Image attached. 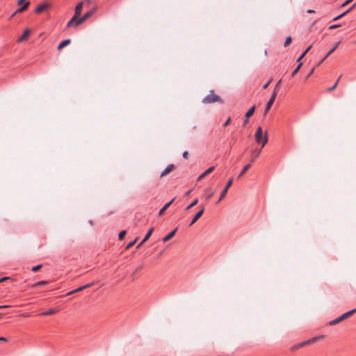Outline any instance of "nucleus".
Instances as JSON below:
<instances>
[{
  "instance_id": "obj_2",
  "label": "nucleus",
  "mask_w": 356,
  "mask_h": 356,
  "mask_svg": "<svg viewBox=\"0 0 356 356\" xmlns=\"http://www.w3.org/2000/svg\"><path fill=\"white\" fill-rule=\"evenodd\" d=\"M356 312V309H352L349 312H347L346 313H344L343 314L339 316V317L336 318L335 319L329 322V325H334L339 323H340L341 321L345 320L346 318L350 317V316H352L354 313Z\"/></svg>"
},
{
  "instance_id": "obj_3",
  "label": "nucleus",
  "mask_w": 356,
  "mask_h": 356,
  "mask_svg": "<svg viewBox=\"0 0 356 356\" xmlns=\"http://www.w3.org/2000/svg\"><path fill=\"white\" fill-rule=\"evenodd\" d=\"M216 102H222V100L218 95H215L213 90L202 99L204 104H211Z\"/></svg>"
},
{
  "instance_id": "obj_53",
  "label": "nucleus",
  "mask_w": 356,
  "mask_h": 356,
  "mask_svg": "<svg viewBox=\"0 0 356 356\" xmlns=\"http://www.w3.org/2000/svg\"><path fill=\"white\" fill-rule=\"evenodd\" d=\"M190 193H191V191H188L186 194L188 195Z\"/></svg>"
},
{
  "instance_id": "obj_52",
  "label": "nucleus",
  "mask_w": 356,
  "mask_h": 356,
  "mask_svg": "<svg viewBox=\"0 0 356 356\" xmlns=\"http://www.w3.org/2000/svg\"><path fill=\"white\" fill-rule=\"evenodd\" d=\"M325 59H324V57L319 62V64L322 63Z\"/></svg>"
},
{
  "instance_id": "obj_22",
  "label": "nucleus",
  "mask_w": 356,
  "mask_h": 356,
  "mask_svg": "<svg viewBox=\"0 0 356 356\" xmlns=\"http://www.w3.org/2000/svg\"><path fill=\"white\" fill-rule=\"evenodd\" d=\"M255 108H256L255 106H252L251 108H249V110L246 112V113L245 115L246 118H249L250 117H251L253 115V113L255 111Z\"/></svg>"
},
{
  "instance_id": "obj_18",
  "label": "nucleus",
  "mask_w": 356,
  "mask_h": 356,
  "mask_svg": "<svg viewBox=\"0 0 356 356\" xmlns=\"http://www.w3.org/2000/svg\"><path fill=\"white\" fill-rule=\"evenodd\" d=\"M57 312H58L57 309L51 308V309H49L48 311L42 312L40 314V315L41 316H50V315H53V314H56Z\"/></svg>"
},
{
  "instance_id": "obj_20",
  "label": "nucleus",
  "mask_w": 356,
  "mask_h": 356,
  "mask_svg": "<svg viewBox=\"0 0 356 356\" xmlns=\"http://www.w3.org/2000/svg\"><path fill=\"white\" fill-rule=\"evenodd\" d=\"M71 42V40L70 39H66V40H63L58 46V50H60L61 49H63V47H66L67 45H68L69 44H70Z\"/></svg>"
},
{
  "instance_id": "obj_14",
  "label": "nucleus",
  "mask_w": 356,
  "mask_h": 356,
  "mask_svg": "<svg viewBox=\"0 0 356 356\" xmlns=\"http://www.w3.org/2000/svg\"><path fill=\"white\" fill-rule=\"evenodd\" d=\"M153 231H154V228L153 227H151L148 230V232L145 234V236L144 238L143 239V241L138 244V248L140 247L143 243H144L146 241H147L149 238V237L152 234Z\"/></svg>"
},
{
  "instance_id": "obj_7",
  "label": "nucleus",
  "mask_w": 356,
  "mask_h": 356,
  "mask_svg": "<svg viewBox=\"0 0 356 356\" xmlns=\"http://www.w3.org/2000/svg\"><path fill=\"white\" fill-rule=\"evenodd\" d=\"M96 11V8H93L90 10V11L86 13L81 17L79 18L78 20V23H83L84 21H86L87 19L90 17Z\"/></svg>"
},
{
  "instance_id": "obj_4",
  "label": "nucleus",
  "mask_w": 356,
  "mask_h": 356,
  "mask_svg": "<svg viewBox=\"0 0 356 356\" xmlns=\"http://www.w3.org/2000/svg\"><path fill=\"white\" fill-rule=\"evenodd\" d=\"M30 4L29 1H26V0H18L17 5L22 6L20 8L16 10V11L13 13V16H14L16 13H22L26 10Z\"/></svg>"
},
{
  "instance_id": "obj_49",
  "label": "nucleus",
  "mask_w": 356,
  "mask_h": 356,
  "mask_svg": "<svg viewBox=\"0 0 356 356\" xmlns=\"http://www.w3.org/2000/svg\"><path fill=\"white\" fill-rule=\"evenodd\" d=\"M248 122V118L243 120V125L245 126Z\"/></svg>"
},
{
  "instance_id": "obj_28",
  "label": "nucleus",
  "mask_w": 356,
  "mask_h": 356,
  "mask_svg": "<svg viewBox=\"0 0 356 356\" xmlns=\"http://www.w3.org/2000/svg\"><path fill=\"white\" fill-rule=\"evenodd\" d=\"M47 283V281H39L32 284V287H37L38 286L44 285Z\"/></svg>"
},
{
  "instance_id": "obj_31",
  "label": "nucleus",
  "mask_w": 356,
  "mask_h": 356,
  "mask_svg": "<svg viewBox=\"0 0 356 356\" xmlns=\"http://www.w3.org/2000/svg\"><path fill=\"white\" fill-rule=\"evenodd\" d=\"M302 66V63H299V65L296 67V68L293 71V72L291 73V76H293L300 69Z\"/></svg>"
},
{
  "instance_id": "obj_5",
  "label": "nucleus",
  "mask_w": 356,
  "mask_h": 356,
  "mask_svg": "<svg viewBox=\"0 0 356 356\" xmlns=\"http://www.w3.org/2000/svg\"><path fill=\"white\" fill-rule=\"evenodd\" d=\"M233 184V179L231 178L227 183L225 187L223 188V190L221 191L220 193V198L218 201V202H219L222 198H224V197L226 195L227 193V191L229 189V188Z\"/></svg>"
},
{
  "instance_id": "obj_39",
  "label": "nucleus",
  "mask_w": 356,
  "mask_h": 356,
  "mask_svg": "<svg viewBox=\"0 0 356 356\" xmlns=\"http://www.w3.org/2000/svg\"><path fill=\"white\" fill-rule=\"evenodd\" d=\"M230 121H231V119H230V118H228V119L227 120V121L223 124V127H226L227 126H228V125L229 124V123H230Z\"/></svg>"
},
{
  "instance_id": "obj_11",
  "label": "nucleus",
  "mask_w": 356,
  "mask_h": 356,
  "mask_svg": "<svg viewBox=\"0 0 356 356\" xmlns=\"http://www.w3.org/2000/svg\"><path fill=\"white\" fill-rule=\"evenodd\" d=\"M177 231V227L174 229L172 231H171L168 234H167L166 236H165L163 238H162V241L163 242L165 243L167 241H168L170 238H172L176 234Z\"/></svg>"
},
{
  "instance_id": "obj_41",
  "label": "nucleus",
  "mask_w": 356,
  "mask_h": 356,
  "mask_svg": "<svg viewBox=\"0 0 356 356\" xmlns=\"http://www.w3.org/2000/svg\"><path fill=\"white\" fill-rule=\"evenodd\" d=\"M188 152L187 151L184 152V153H183V157H184V159H188Z\"/></svg>"
},
{
  "instance_id": "obj_8",
  "label": "nucleus",
  "mask_w": 356,
  "mask_h": 356,
  "mask_svg": "<svg viewBox=\"0 0 356 356\" xmlns=\"http://www.w3.org/2000/svg\"><path fill=\"white\" fill-rule=\"evenodd\" d=\"M204 211V208L202 207L198 212L196 213L193 218L192 219L189 226L193 225L194 223H195L198 219L202 216Z\"/></svg>"
},
{
  "instance_id": "obj_37",
  "label": "nucleus",
  "mask_w": 356,
  "mask_h": 356,
  "mask_svg": "<svg viewBox=\"0 0 356 356\" xmlns=\"http://www.w3.org/2000/svg\"><path fill=\"white\" fill-rule=\"evenodd\" d=\"M41 267H42V265H37V266H33L31 270L33 272H36L37 270L40 269Z\"/></svg>"
},
{
  "instance_id": "obj_50",
  "label": "nucleus",
  "mask_w": 356,
  "mask_h": 356,
  "mask_svg": "<svg viewBox=\"0 0 356 356\" xmlns=\"http://www.w3.org/2000/svg\"><path fill=\"white\" fill-rule=\"evenodd\" d=\"M269 83H270V81H268V83H266L264 86V89H266V88L268 87V86L269 85Z\"/></svg>"
},
{
  "instance_id": "obj_9",
  "label": "nucleus",
  "mask_w": 356,
  "mask_h": 356,
  "mask_svg": "<svg viewBox=\"0 0 356 356\" xmlns=\"http://www.w3.org/2000/svg\"><path fill=\"white\" fill-rule=\"evenodd\" d=\"M318 338H320V337H313L309 340H307V341H305L303 342H301L299 344L297 345V346H296L295 348H302L305 346H307L308 344H310L312 343H314L315 342Z\"/></svg>"
},
{
  "instance_id": "obj_43",
  "label": "nucleus",
  "mask_w": 356,
  "mask_h": 356,
  "mask_svg": "<svg viewBox=\"0 0 356 356\" xmlns=\"http://www.w3.org/2000/svg\"><path fill=\"white\" fill-rule=\"evenodd\" d=\"M213 193H211L210 194H209L207 197H206V200H209L210 198H211V197L213 196Z\"/></svg>"
},
{
  "instance_id": "obj_47",
  "label": "nucleus",
  "mask_w": 356,
  "mask_h": 356,
  "mask_svg": "<svg viewBox=\"0 0 356 356\" xmlns=\"http://www.w3.org/2000/svg\"><path fill=\"white\" fill-rule=\"evenodd\" d=\"M0 341H7V339L5 337H0Z\"/></svg>"
},
{
  "instance_id": "obj_29",
  "label": "nucleus",
  "mask_w": 356,
  "mask_h": 356,
  "mask_svg": "<svg viewBox=\"0 0 356 356\" xmlns=\"http://www.w3.org/2000/svg\"><path fill=\"white\" fill-rule=\"evenodd\" d=\"M143 268V265H140L139 266L136 270L135 271L132 273L131 275V277H133V279L135 278L136 277V275L138 273V272H139L140 270H142Z\"/></svg>"
},
{
  "instance_id": "obj_27",
  "label": "nucleus",
  "mask_w": 356,
  "mask_h": 356,
  "mask_svg": "<svg viewBox=\"0 0 356 356\" xmlns=\"http://www.w3.org/2000/svg\"><path fill=\"white\" fill-rule=\"evenodd\" d=\"M341 75H340V76H339V77L338 78V79L337 80V81L335 82V83H334L333 86H332V87H330V88H329L327 89V90H328V91H332V90H334L337 88V85H338V83H339V79H341Z\"/></svg>"
},
{
  "instance_id": "obj_32",
  "label": "nucleus",
  "mask_w": 356,
  "mask_h": 356,
  "mask_svg": "<svg viewBox=\"0 0 356 356\" xmlns=\"http://www.w3.org/2000/svg\"><path fill=\"white\" fill-rule=\"evenodd\" d=\"M137 240H138V238H136V239H134V241H132L129 242V243L127 244V247H126V249H129V248H130L131 247H132V246H133V245L136 243Z\"/></svg>"
},
{
  "instance_id": "obj_19",
  "label": "nucleus",
  "mask_w": 356,
  "mask_h": 356,
  "mask_svg": "<svg viewBox=\"0 0 356 356\" xmlns=\"http://www.w3.org/2000/svg\"><path fill=\"white\" fill-rule=\"evenodd\" d=\"M82 8H83V2H79L75 7L74 15L79 16L81 13Z\"/></svg>"
},
{
  "instance_id": "obj_13",
  "label": "nucleus",
  "mask_w": 356,
  "mask_h": 356,
  "mask_svg": "<svg viewBox=\"0 0 356 356\" xmlns=\"http://www.w3.org/2000/svg\"><path fill=\"white\" fill-rule=\"evenodd\" d=\"M260 153H261V149H252L251 152L252 158H251L250 161L252 163L254 162L256 160V159L259 156Z\"/></svg>"
},
{
  "instance_id": "obj_6",
  "label": "nucleus",
  "mask_w": 356,
  "mask_h": 356,
  "mask_svg": "<svg viewBox=\"0 0 356 356\" xmlns=\"http://www.w3.org/2000/svg\"><path fill=\"white\" fill-rule=\"evenodd\" d=\"M277 97V92L276 90H275L271 95V97L270 99L268 100V102H267L266 105V108H265V113H266L267 112H268V111L270 109L275 98Z\"/></svg>"
},
{
  "instance_id": "obj_40",
  "label": "nucleus",
  "mask_w": 356,
  "mask_h": 356,
  "mask_svg": "<svg viewBox=\"0 0 356 356\" xmlns=\"http://www.w3.org/2000/svg\"><path fill=\"white\" fill-rule=\"evenodd\" d=\"M353 0H346L342 5L341 6L342 7H344L346 6H347L348 4H349L350 2H352Z\"/></svg>"
},
{
  "instance_id": "obj_23",
  "label": "nucleus",
  "mask_w": 356,
  "mask_h": 356,
  "mask_svg": "<svg viewBox=\"0 0 356 356\" xmlns=\"http://www.w3.org/2000/svg\"><path fill=\"white\" fill-rule=\"evenodd\" d=\"M250 166H251L250 163L245 165L243 167V168L242 169V170L241 171L240 174L238 175V177H241V176H243L247 172V170L250 168Z\"/></svg>"
},
{
  "instance_id": "obj_17",
  "label": "nucleus",
  "mask_w": 356,
  "mask_h": 356,
  "mask_svg": "<svg viewBox=\"0 0 356 356\" xmlns=\"http://www.w3.org/2000/svg\"><path fill=\"white\" fill-rule=\"evenodd\" d=\"M29 33H30L29 29H27L24 30L23 34L18 38V40H17L18 42H21L24 41L28 37Z\"/></svg>"
},
{
  "instance_id": "obj_38",
  "label": "nucleus",
  "mask_w": 356,
  "mask_h": 356,
  "mask_svg": "<svg viewBox=\"0 0 356 356\" xmlns=\"http://www.w3.org/2000/svg\"><path fill=\"white\" fill-rule=\"evenodd\" d=\"M340 26H341V24H332V25H331V26L329 27V29H335L339 28V27H340Z\"/></svg>"
},
{
  "instance_id": "obj_10",
  "label": "nucleus",
  "mask_w": 356,
  "mask_h": 356,
  "mask_svg": "<svg viewBox=\"0 0 356 356\" xmlns=\"http://www.w3.org/2000/svg\"><path fill=\"white\" fill-rule=\"evenodd\" d=\"M49 8V4L47 2H44L41 4H39L35 10V12L37 13H40L41 12H42L43 10L47 9Z\"/></svg>"
},
{
  "instance_id": "obj_33",
  "label": "nucleus",
  "mask_w": 356,
  "mask_h": 356,
  "mask_svg": "<svg viewBox=\"0 0 356 356\" xmlns=\"http://www.w3.org/2000/svg\"><path fill=\"white\" fill-rule=\"evenodd\" d=\"M214 170V166H211L207 170H206L203 173L205 175H207L208 174L211 173Z\"/></svg>"
},
{
  "instance_id": "obj_35",
  "label": "nucleus",
  "mask_w": 356,
  "mask_h": 356,
  "mask_svg": "<svg viewBox=\"0 0 356 356\" xmlns=\"http://www.w3.org/2000/svg\"><path fill=\"white\" fill-rule=\"evenodd\" d=\"M72 17H76V19L74 20V24L75 26H78L79 24H81V23H78V20L79 19L80 17H79V15H74Z\"/></svg>"
},
{
  "instance_id": "obj_36",
  "label": "nucleus",
  "mask_w": 356,
  "mask_h": 356,
  "mask_svg": "<svg viewBox=\"0 0 356 356\" xmlns=\"http://www.w3.org/2000/svg\"><path fill=\"white\" fill-rule=\"evenodd\" d=\"M76 19V17H72V19L67 22V26L70 27L74 24V20Z\"/></svg>"
},
{
  "instance_id": "obj_26",
  "label": "nucleus",
  "mask_w": 356,
  "mask_h": 356,
  "mask_svg": "<svg viewBox=\"0 0 356 356\" xmlns=\"http://www.w3.org/2000/svg\"><path fill=\"white\" fill-rule=\"evenodd\" d=\"M198 202V199H195L188 206L186 207V210H189L190 209H191L192 207H193L194 206H195Z\"/></svg>"
},
{
  "instance_id": "obj_48",
  "label": "nucleus",
  "mask_w": 356,
  "mask_h": 356,
  "mask_svg": "<svg viewBox=\"0 0 356 356\" xmlns=\"http://www.w3.org/2000/svg\"><path fill=\"white\" fill-rule=\"evenodd\" d=\"M314 12H315V11H314V10H312V9H309V10H307V13H309V14H311V13H314Z\"/></svg>"
},
{
  "instance_id": "obj_16",
  "label": "nucleus",
  "mask_w": 356,
  "mask_h": 356,
  "mask_svg": "<svg viewBox=\"0 0 356 356\" xmlns=\"http://www.w3.org/2000/svg\"><path fill=\"white\" fill-rule=\"evenodd\" d=\"M175 198L172 199L170 202L166 203L159 211V215L161 216L163 213V212L172 204Z\"/></svg>"
},
{
  "instance_id": "obj_15",
  "label": "nucleus",
  "mask_w": 356,
  "mask_h": 356,
  "mask_svg": "<svg viewBox=\"0 0 356 356\" xmlns=\"http://www.w3.org/2000/svg\"><path fill=\"white\" fill-rule=\"evenodd\" d=\"M356 6V3L353 4L350 8H348L346 11L342 13L339 15L334 17L333 21H337L345 16L348 13H349L350 10H352Z\"/></svg>"
},
{
  "instance_id": "obj_42",
  "label": "nucleus",
  "mask_w": 356,
  "mask_h": 356,
  "mask_svg": "<svg viewBox=\"0 0 356 356\" xmlns=\"http://www.w3.org/2000/svg\"><path fill=\"white\" fill-rule=\"evenodd\" d=\"M205 176H206V175H205L204 173H202V174L199 176V177H198L197 180H198V181H199V180H201V179H203Z\"/></svg>"
},
{
  "instance_id": "obj_21",
  "label": "nucleus",
  "mask_w": 356,
  "mask_h": 356,
  "mask_svg": "<svg viewBox=\"0 0 356 356\" xmlns=\"http://www.w3.org/2000/svg\"><path fill=\"white\" fill-rule=\"evenodd\" d=\"M92 285V283H89V284H85L83 286H80V287H79V288H77V289L74 290V293H77V292H79V291H83V290H84L86 289H88V288L90 287Z\"/></svg>"
},
{
  "instance_id": "obj_45",
  "label": "nucleus",
  "mask_w": 356,
  "mask_h": 356,
  "mask_svg": "<svg viewBox=\"0 0 356 356\" xmlns=\"http://www.w3.org/2000/svg\"><path fill=\"white\" fill-rule=\"evenodd\" d=\"M8 277H2V278H1V279H0V282H3V281H5V280H8Z\"/></svg>"
},
{
  "instance_id": "obj_12",
  "label": "nucleus",
  "mask_w": 356,
  "mask_h": 356,
  "mask_svg": "<svg viewBox=\"0 0 356 356\" xmlns=\"http://www.w3.org/2000/svg\"><path fill=\"white\" fill-rule=\"evenodd\" d=\"M174 165L173 164H170L168 165L161 173V177H164L165 175H167L168 174H169L174 168Z\"/></svg>"
},
{
  "instance_id": "obj_24",
  "label": "nucleus",
  "mask_w": 356,
  "mask_h": 356,
  "mask_svg": "<svg viewBox=\"0 0 356 356\" xmlns=\"http://www.w3.org/2000/svg\"><path fill=\"white\" fill-rule=\"evenodd\" d=\"M339 42H337L335 46L332 48L327 54L326 55L324 56V59H326L331 54H332L335 50L339 46Z\"/></svg>"
},
{
  "instance_id": "obj_1",
  "label": "nucleus",
  "mask_w": 356,
  "mask_h": 356,
  "mask_svg": "<svg viewBox=\"0 0 356 356\" xmlns=\"http://www.w3.org/2000/svg\"><path fill=\"white\" fill-rule=\"evenodd\" d=\"M255 140L257 143H261V147H264L265 145L268 143L267 133L266 132L263 136V131L261 127H259L256 130Z\"/></svg>"
},
{
  "instance_id": "obj_44",
  "label": "nucleus",
  "mask_w": 356,
  "mask_h": 356,
  "mask_svg": "<svg viewBox=\"0 0 356 356\" xmlns=\"http://www.w3.org/2000/svg\"><path fill=\"white\" fill-rule=\"evenodd\" d=\"M74 290L70 291H69V292H67V293H66V296H71V295H72V294H74Z\"/></svg>"
},
{
  "instance_id": "obj_30",
  "label": "nucleus",
  "mask_w": 356,
  "mask_h": 356,
  "mask_svg": "<svg viewBox=\"0 0 356 356\" xmlns=\"http://www.w3.org/2000/svg\"><path fill=\"white\" fill-rule=\"evenodd\" d=\"M126 233H127V232H126V231H125V230H122V231H121V232L119 233V234H118V238H119V239H120V240H122V239L124 238V236H125V235H126Z\"/></svg>"
},
{
  "instance_id": "obj_34",
  "label": "nucleus",
  "mask_w": 356,
  "mask_h": 356,
  "mask_svg": "<svg viewBox=\"0 0 356 356\" xmlns=\"http://www.w3.org/2000/svg\"><path fill=\"white\" fill-rule=\"evenodd\" d=\"M291 42V36H289L285 40L284 46L285 47L288 46Z\"/></svg>"
},
{
  "instance_id": "obj_46",
  "label": "nucleus",
  "mask_w": 356,
  "mask_h": 356,
  "mask_svg": "<svg viewBox=\"0 0 356 356\" xmlns=\"http://www.w3.org/2000/svg\"><path fill=\"white\" fill-rule=\"evenodd\" d=\"M8 307H10V305H1L0 306V309L8 308Z\"/></svg>"
},
{
  "instance_id": "obj_51",
  "label": "nucleus",
  "mask_w": 356,
  "mask_h": 356,
  "mask_svg": "<svg viewBox=\"0 0 356 356\" xmlns=\"http://www.w3.org/2000/svg\"><path fill=\"white\" fill-rule=\"evenodd\" d=\"M281 81H282V80H281V79H280V80H279V81H278V82L277 83V84H276V88H277L278 86H280V84Z\"/></svg>"
},
{
  "instance_id": "obj_25",
  "label": "nucleus",
  "mask_w": 356,
  "mask_h": 356,
  "mask_svg": "<svg viewBox=\"0 0 356 356\" xmlns=\"http://www.w3.org/2000/svg\"><path fill=\"white\" fill-rule=\"evenodd\" d=\"M312 45H310L309 47H307L305 51L299 56V58H298L297 61L299 62L301 59H302L304 58V56L309 52V51L312 48Z\"/></svg>"
}]
</instances>
